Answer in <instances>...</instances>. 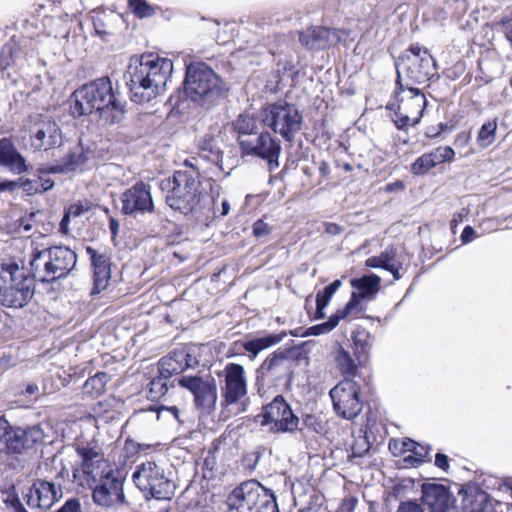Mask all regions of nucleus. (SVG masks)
I'll use <instances>...</instances> for the list:
<instances>
[{"label": "nucleus", "mask_w": 512, "mask_h": 512, "mask_svg": "<svg viewBox=\"0 0 512 512\" xmlns=\"http://www.w3.org/2000/svg\"><path fill=\"white\" fill-rule=\"evenodd\" d=\"M172 72L173 62L168 58L152 53L133 56L127 68L131 100L147 103L163 94Z\"/></svg>", "instance_id": "nucleus-1"}, {"label": "nucleus", "mask_w": 512, "mask_h": 512, "mask_svg": "<svg viewBox=\"0 0 512 512\" xmlns=\"http://www.w3.org/2000/svg\"><path fill=\"white\" fill-rule=\"evenodd\" d=\"M71 113L74 117L98 114L106 123L122 119L124 104L113 90L109 77L103 76L81 85L71 95Z\"/></svg>", "instance_id": "nucleus-2"}, {"label": "nucleus", "mask_w": 512, "mask_h": 512, "mask_svg": "<svg viewBox=\"0 0 512 512\" xmlns=\"http://www.w3.org/2000/svg\"><path fill=\"white\" fill-rule=\"evenodd\" d=\"M184 91L192 101L211 106L226 96L224 81L205 63H191L186 68Z\"/></svg>", "instance_id": "nucleus-3"}, {"label": "nucleus", "mask_w": 512, "mask_h": 512, "mask_svg": "<svg viewBox=\"0 0 512 512\" xmlns=\"http://www.w3.org/2000/svg\"><path fill=\"white\" fill-rule=\"evenodd\" d=\"M76 263V253L62 245L36 250L30 260L34 278L42 283H53L67 277Z\"/></svg>", "instance_id": "nucleus-4"}, {"label": "nucleus", "mask_w": 512, "mask_h": 512, "mask_svg": "<svg viewBox=\"0 0 512 512\" xmlns=\"http://www.w3.org/2000/svg\"><path fill=\"white\" fill-rule=\"evenodd\" d=\"M169 191L165 200L174 211L183 215L195 213L201 209L202 191L198 170H178L168 180Z\"/></svg>", "instance_id": "nucleus-5"}, {"label": "nucleus", "mask_w": 512, "mask_h": 512, "mask_svg": "<svg viewBox=\"0 0 512 512\" xmlns=\"http://www.w3.org/2000/svg\"><path fill=\"white\" fill-rule=\"evenodd\" d=\"M426 105V97L420 89L410 86L409 82L403 83V79L397 77L394 101L387 104V109L394 112L392 121L397 129L406 130L416 126Z\"/></svg>", "instance_id": "nucleus-6"}, {"label": "nucleus", "mask_w": 512, "mask_h": 512, "mask_svg": "<svg viewBox=\"0 0 512 512\" xmlns=\"http://www.w3.org/2000/svg\"><path fill=\"white\" fill-rule=\"evenodd\" d=\"M259 117L265 127L279 134L288 143L294 142L295 135L301 131L303 125V115L299 109L284 100L264 106Z\"/></svg>", "instance_id": "nucleus-7"}, {"label": "nucleus", "mask_w": 512, "mask_h": 512, "mask_svg": "<svg viewBox=\"0 0 512 512\" xmlns=\"http://www.w3.org/2000/svg\"><path fill=\"white\" fill-rule=\"evenodd\" d=\"M230 512H279L274 493L257 480L243 482L228 497Z\"/></svg>", "instance_id": "nucleus-8"}, {"label": "nucleus", "mask_w": 512, "mask_h": 512, "mask_svg": "<svg viewBox=\"0 0 512 512\" xmlns=\"http://www.w3.org/2000/svg\"><path fill=\"white\" fill-rule=\"evenodd\" d=\"M397 77L410 86L429 81L436 73L435 59L428 49L418 43L411 44L406 53L396 61Z\"/></svg>", "instance_id": "nucleus-9"}, {"label": "nucleus", "mask_w": 512, "mask_h": 512, "mask_svg": "<svg viewBox=\"0 0 512 512\" xmlns=\"http://www.w3.org/2000/svg\"><path fill=\"white\" fill-rule=\"evenodd\" d=\"M34 295L33 280L26 277L14 264L0 267V304L9 308H22Z\"/></svg>", "instance_id": "nucleus-10"}, {"label": "nucleus", "mask_w": 512, "mask_h": 512, "mask_svg": "<svg viewBox=\"0 0 512 512\" xmlns=\"http://www.w3.org/2000/svg\"><path fill=\"white\" fill-rule=\"evenodd\" d=\"M132 479L145 498L169 500L174 494L175 484L164 468L154 461L139 464Z\"/></svg>", "instance_id": "nucleus-11"}, {"label": "nucleus", "mask_w": 512, "mask_h": 512, "mask_svg": "<svg viewBox=\"0 0 512 512\" xmlns=\"http://www.w3.org/2000/svg\"><path fill=\"white\" fill-rule=\"evenodd\" d=\"M76 452L81 458V468L74 469L73 476L82 487L90 489L117 470L104 458L97 447L78 445Z\"/></svg>", "instance_id": "nucleus-12"}, {"label": "nucleus", "mask_w": 512, "mask_h": 512, "mask_svg": "<svg viewBox=\"0 0 512 512\" xmlns=\"http://www.w3.org/2000/svg\"><path fill=\"white\" fill-rule=\"evenodd\" d=\"M44 432L39 425L26 429L13 427L3 416H0V453L21 454L42 442Z\"/></svg>", "instance_id": "nucleus-13"}, {"label": "nucleus", "mask_w": 512, "mask_h": 512, "mask_svg": "<svg viewBox=\"0 0 512 512\" xmlns=\"http://www.w3.org/2000/svg\"><path fill=\"white\" fill-rule=\"evenodd\" d=\"M329 394L336 414L343 419L353 420L363 409L359 396L360 386L352 379H343L330 390Z\"/></svg>", "instance_id": "nucleus-14"}, {"label": "nucleus", "mask_w": 512, "mask_h": 512, "mask_svg": "<svg viewBox=\"0 0 512 512\" xmlns=\"http://www.w3.org/2000/svg\"><path fill=\"white\" fill-rule=\"evenodd\" d=\"M177 382L192 393L197 409L206 414H211L215 410L218 393L216 381L212 376H183L177 379Z\"/></svg>", "instance_id": "nucleus-15"}, {"label": "nucleus", "mask_w": 512, "mask_h": 512, "mask_svg": "<svg viewBox=\"0 0 512 512\" xmlns=\"http://www.w3.org/2000/svg\"><path fill=\"white\" fill-rule=\"evenodd\" d=\"M240 150L243 155L255 156L265 160L270 171L279 167V156L282 150L280 141L268 131L261 132L255 139H240Z\"/></svg>", "instance_id": "nucleus-16"}, {"label": "nucleus", "mask_w": 512, "mask_h": 512, "mask_svg": "<svg viewBox=\"0 0 512 512\" xmlns=\"http://www.w3.org/2000/svg\"><path fill=\"white\" fill-rule=\"evenodd\" d=\"M121 213L125 216L138 217L154 211L151 186L143 181L136 182L125 189L120 196Z\"/></svg>", "instance_id": "nucleus-17"}, {"label": "nucleus", "mask_w": 512, "mask_h": 512, "mask_svg": "<svg viewBox=\"0 0 512 512\" xmlns=\"http://www.w3.org/2000/svg\"><path fill=\"white\" fill-rule=\"evenodd\" d=\"M380 282L381 279L376 274H368L352 279L350 284L354 290L349 301L342 309L344 315H348L350 319L359 317L365 310L361 301L374 299L380 289Z\"/></svg>", "instance_id": "nucleus-18"}, {"label": "nucleus", "mask_w": 512, "mask_h": 512, "mask_svg": "<svg viewBox=\"0 0 512 512\" xmlns=\"http://www.w3.org/2000/svg\"><path fill=\"white\" fill-rule=\"evenodd\" d=\"M123 486L124 477L117 469L91 488L94 503L106 508L124 505L126 499Z\"/></svg>", "instance_id": "nucleus-19"}, {"label": "nucleus", "mask_w": 512, "mask_h": 512, "mask_svg": "<svg viewBox=\"0 0 512 512\" xmlns=\"http://www.w3.org/2000/svg\"><path fill=\"white\" fill-rule=\"evenodd\" d=\"M223 385L221 391V407L226 408L237 404L247 395V381L245 371L242 365L228 363L223 372Z\"/></svg>", "instance_id": "nucleus-20"}, {"label": "nucleus", "mask_w": 512, "mask_h": 512, "mask_svg": "<svg viewBox=\"0 0 512 512\" xmlns=\"http://www.w3.org/2000/svg\"><path fill=\"white\" fill-rule=\"evenodd\" d=\"M273 424L276 432H294L299 425V418L293 413L283 396H276L264 407L262 424Z\"/></svg>", "instance_id": "nucleus-21"}, {"label": "nucleus", "mask_w": 512, "mask_h": 512, "mask_svg": "<svg viewBox=\"0 0 512 512\" xmlns=\"http://www.w3.org/2000/svg\"><path fill=\"white\" fill-rule=\"evenodd\" d=\"M62 143V131L56 121L44 118L30 129V145L35 151H48Z\"/></svg>", "instance_id": "nucleus-22"}, {"label": "nucleus", "mask_w": 512, "mask_h": 512, "mask_svg": "<svg viewBox=\"0 0 512 512\" xmlns=\"http://www.w3.org/2000/svg\"><path fill=\"white\" fill-rule=\"evenodd\" d=\"M196 365H198V360L186 348H178L159 360L158 370L162 376L171 378Z\"/></svg>", "instance_id": "nucleus-23"}, {"label": "nucleus", "mask_w": 512, "mask_h": 512, "mask_svg": "<svg viewBox=\"0 0 512 512\" xmlns=\"http://www.w3.org/2000/svg\"><path fill=\"white\" fill-rule=\"evenodd\" d=\"M421 499L430 512H446L453 501V496L449 488L443 484L424 483Z\"/></svg>", "instance_id": "nucleus-24"}, {"label": "nucleus", "mask_w": 512, "mask_h": 512, "mask_svg": "<svg viewBox=\"0 0 512 512\" xmlns=\"http://www.w3.org/2000/svg\"><path fill=\"white\" fill-rule=\"evenodd\" d=\"M340 40L338 30L322 26L311 27L299 33V41L308 49H325Z\"/></svg>", "instance_id": "nucleus-25"}, {"label": "nucleus", "mask_w": 512, "mask_h": 512, "mask_svg": "<svg viewBox=\"0 0 512 512\" xmlns=\"http://www.w3.org/2000/svg\"><path fill=\"white\" fill-rule=\"evenodd\" d=\"M87 254L90 256L93 266V288L91 293L98 294L104 290L111 279L110 262L104 254H98L95 249L88 246Z\"/></svg>", "instance_id": "nucleus-26"}, {"label": "nucleus", "mask_w": 512, "mask_h": 512, "mask_svg": "<svg viewBox=\"0 0 512 512\" xmlns=\"http://www.w3.org/2000/svg\"><path fill=\"white\" fill-rule=\"evenodd\" d=\"M30 493V500L36 499V505L43 509L50 508L63 495L60 484L40 479L33 483Z\"/></svg>", "instance_id": "nucleus-27"}, {"label": "nucleus", "mask_w": 512, "mask_h": 512, "mask_svg": "<svg viewBox=\"0 0 512 512\" xmlns=\"http://www.w3.org/2000/svg\"><path fill=\"white\" fill-rule=\"evenodd\" d=\"M462 512H493L490 496L476 485L468 486L462 492Z\"/></svg>", "instance_id": "nucleus-28"}, {"label": "nucleus", "mask_w": 512, "mask_h": 512, "mask_svg": "<svg viewBox=\"0 0 512 512\" xmlns=\"http://www.w3.org/2000/svg\"><path fill=\"white\" fill-rule=\"evenodd\" d=\"M365 265L370 268H383L389 271L395 280L402 277L400 271L403 263L394 247H389L379 256H372L366 259Z\"/></svg>", "instance_id": "nucleus-29"}, {"label": "nucleus", "mask_w": 512, "mask_h": 512, "mask_svg": "<svg viewBox=\"0 0 512 512\" xmlns=\"http://www.w3.org/2000/svg\"><path fill=\"white\" fill-rule=\"evenodd\" d=\"M0 165L9 168L16 174L28 171V165L24 157L18 152L11 140L3 138L0 140Z\"/></svg>", "instance_id": "nucleus-30"}, {"label": "nucleus", "mask_w": 512, "mask_h": 512, "mask_svg": "<svg viewBox=\"0 0 512 512\" xmlns=\"http://www.w3.org/2000/svg\"><path fill=\"white\" fill-rule=\"evenodd\" d=\"M288 358L286 352L275 351L267 357L257 369V380L264 381L266 378H279L286 370Z\"/></svg>", "instance_id": "nucleus-31"}, {"label": "nucleus", "mask_w": 512, "mask_h": 512, "mask_svg": "<svg viewBox=\"0 0 512 512\" xmlns=\"http://www.w3.org/2000/svg\"><path fill=\"white\" fill-rule=\"evenodd\" d=\"M285 336L286 332L270 333L261 337L248 339L241 345L243 349L249 353V358L252 360L255 359L261 351L280 343Z\"/></svg>", "instance_id": "nucleus-32"}, {"label": "nucleus", "mask_w": 512, "mask_h": 512, "mask_svg": "<svg viewBox=\"0 0 512 512\" xmlns=\"http://www.w3.org/2000/svg\"><path fill=\"white\" fill-rule=\"evenodd\" d=\"M199 157L215 164L219 170L225 172L223 166V152L217 146L216 141L212 138H204L199 146Z\"/></svg>", "instance_id": "nucleus-33"}, {"label": "nucleus", "mask_w": 512, "mask_h": 512, "mask_svg": "<svg viewBox=\"0 0 512 512\" xmlns=\"http://www.w3.org/2000/svg\"><path fill=\"white\" fill-rule=\"evenodd\" d=\"M232 126L238 134V143L240 144V139L258 132V117L250 113H242L232 122Z\"/></svg>", "instance_id": "nucleus-34"}, {"label": "nucleus", "mask_w": 512, "mask_h": 512, "mask_svg": "<svg viewBox=\"0 0 512 512\" xmlns=\"http://www.w3.org/2000/svg\"><path fill=\"white\" fill-rule=\"evenodd\" d=\"M107 382L108 375L105 372H98L86 380L83 392L91 397H98L105 391Z\"/></svg>", "instance_id": "nucleus-35"}, {"label": "nucleus", "mask_w": 512, "mask_h": 512, "mask_svg": "<svg viewBox=\"0 0 512 512\" xmlns=\"http://www.w3.org/2000/svg\"><path fill=\"white\" fill-rule=\"evenodd\" d=\"M341 319H350L348 315H344V311L342 309L337 310L332 314L326 322L309 327L306 331V335L317 336L329 333L338 325Z\"/></svg>", "instance_id": "nucleus-36"}, {"label": "nucleus", "mask_w": 512, "mask_h": 512, "mask_svg": "<svg viewBox=\"0 0 512 512\" xmlns=\"http://www.w3.org/2000/svg\"><path fill=\"white\" fill-rule=\"evenodd\" d=\"M21 186L29 195L40 193L38 178L36 179H20L19 182L3 181L0 182V191L13 190L17 186Z\"/></svg>", "instance_id": "nucleus-37"}, {"label": "nucleus", "mask_w": 512, "mask_h": 512, "mask_svg": "<svg viewBox=\"0 0 512 512\" xmlns=\"http://www.w3.org/2000/svg\"><path fill=\"white\" fill-rule=\"evenodd\" d=\"M342 281L340 279L334 280L332 283L327 285L322 291H319L316 295V305L318 310L325 309V307L331 301L335 292L341 287Z\"/></svg>", "instance_id": "nucleus-38"}, {"label": "nucleus", "mask_w": 512, "mask_h": 512, "mask_svg": "<svg viewBox=\"0 0 512 512\" xmlns=\"http://www.w3.org/2000/svg\"><path fill=\"white\" fill-rule=\"evenodd\" d=\"M169 379L161 374L153 378L148 384V398L154 401L165 395L168 390L167 381Z\"/></svg>", "instance_id": "nucleus-39"}, {"label": "nucleus", "mask_w": 512, "mask_h": 512, "mask_svg": "<svg viewBox=\"0 0 512 512\" xmlns=\"http://www.w3.org/2000/svg\"><path fill=\"white\" fill-rule=\"evenodd\" d=\"M496 129L497 123L495 120L484 123L477 136L478 143L483 147L490 145L494 141Z\"/></svg>", "instance_id": "nucleus-40"}, {"label": "nucleus", "mask_w": 512, "mask_h": 512, "mask_svg": "<svg viewBox=\"0 0 512 512\" xmlns=\"http://www.w3.org/2000/svg\"><path fill=\"white\" fill-rule=\"evenodd\" d=\"M427 154L432 159L434 166L444 162H451L455 157V151L450 146H439Z\"/></svg>", "instance_id": "nucleus-41"}, {"label": "nucleus", "mask_w": 512, "mask_h": 512, "mask_svg": "<svg viewBox=\"0 0 512 512\" xmlns=\"http://www.w3.org/2000/svg\"><path fill=\"white\" fill-rule=\"evenodd\" d=\"M336 363L344 375H354L357 370V367L350 354L343 349L338 352L336 356Z\"/></svg>", "instance_id": "nucleus-42"}, {"label": "nucleus", "mask_w": 512, "mask_h": 512, "mask_svg": "<svg viewBox=\"0 0 512 512\" xmlns=\"http://www.w3.org/2000/svg\"><path fill=\"white\" fill-rule=\"evenodd\" d=\"M129 8L138 18L151 17L155 14V8L146 0H129Z\"/></svg>", "instance_id": "nucleus-43"}, {"label": "nucleus", "mask_w": 512, "mask_h": 512, "mask_svg": "<svg viewBox=\"0 0 512 512\" xmlns=\"http://www.w3.org/2000/svg\"><path fill=\"white\" fill-rule=\"evenodd\" d=\"M432 159L425 153L418 157L411 165V173L417 176L426 174L430 169L434 168Z\"/></svg>", "instance_id": "nucleus-44"}, {"label": "nucleus", "mask_w": 512, "mask_h": 512, "mask_svg": "<svg viewBox=\"0 0 512 512\" xmlns=\"http://www.w3.org/2000/svg\"><path fill=\"white\" fill-rule=\"evenodd\" d=\"M370 450V443L366 436H361L355 440L351 447V455L353 457H364Z\"/></svg>", "instance_id": "nucleus-45"}, {"label": "nucleus", "mask_w": 512, "mask_h": 512, "mask_svg": "<svg viewBox=\"0 0 512 512\" xmlns=\"http://www.w3.org/2000/svg\"><path fill=\"white\" fill-rule=\"evenodd\" d=\"M148 447H149L148 445L140 444L131 438H127L125 440L123 452H124L126 458H131V457L135 456L136 454H138L144 448H148Z\"/></svg>", "instance_id": "nucleus-46"}, {"label": "nucleus", "mask_w": 512, "mask_h": 512, "mask_svg": "<svg viewBox=\"0 0 512 512\" xmlns=\"http://www.w3.org/2000/svg\"><path fill=\"white\" fill-rule=\"evenodd\" d=\"M6 506L13 510V512H24L26 509L16 494H9L4 500Z\"/></svg>", "instance_id": "nucleus-47"}, {"label": "nucleus", "mask_w": 512, "mask_h": 512, "mask_svg": "<svg viewBox=\"0 0 512 512\" xmlns=\"http://www.w3.org/2000/svg\"><path fill=\"white\" fill-rule=\"evenodd\" d=\"M396 512H425L416 501L408 500L399 504Z\"/></svg>", "instance_id": "nucleus-48"}, {"label": "nucleus", "mask_w": 512, "mask_h": 512, "mask_svg": "<svg viewBox=\"0 0 512 512\" xmlns=\"http://www.w3.org/2000/svg\"><path fill=\"white\" fill-rule=\"evenodd\" d=\"M271 232V228L267 223L262 220H258L253 224V234L257 238L268 235Z\"/></svg>", "instance_id": "nucleus-49"}, {"label": "nucleus", "mask_w": 512, "mask_h": 512, "mask_svg": "<svg viewBox=\"0 0 512 512\" xmlns=\"http://www.w3.org/2000/svg\"><path fill=\"white\" fill-rule=\"evenodd\" d=\"M431 447L426 444L417 443V448L413 449L412 453L416 456L415 461L422 463L424 459L429 455Z\"/></svg>", "instance_id": "nucleus-50"}, {"label": "nucleus", "mask_w": 512, "mask_h": 512, "mask_svg": "<svg viewBox=\"0 0 512 512\" xmlns=\"http://www.w3.org/2000/svg\"><path fill=\"white\" fill-rule=\"evenodd\" d=\"M87 209L83 207L81 203H75L70 205L64 212L70 219L81 216Z\"/></svg>", "instance_id": "nucleus-51"}, {"label": "nucleus", "mask_w": 512, "mask_h": 512, "mask_svg": "<svg viewBox=\"0 0 512 512\" xmlns=\"http://www.w3.org/2000/svg\"><path fill=\"white\" fill-rule=\"evenodd\" d=\"M477 237L476 231L471 226H466L461 234V241L463 244H467L473 241Z\"/></svg>", "instance_id": "nucleus-52"}, {"label": "nucleus", "mask_w": 512, "mask_h": 512, "mask_svg": "<svg viewBox=\"0 0 512 512\" xmlns=\"http://www.w3.org/2000/svg\"><path fill=\"white\" fill-rule=\"evenodd\" d=\"M356 505V498H346L342 501L340 509L342 512H354Z\"/></svg>", "instance_id": "nucleus-53"}, {"label": "nucleus", "mask_w": 512, "mask_h": 512, "mask_svg": "<svg viewBox=\"0 0 512 512\" xmlns=\"http://www.w3.org/2000/svg\"><path fill=\"white\" fill-rule=\"evenodd\" d=\"M435 465L444 470V471H447L448 468H449V461H448V457L445 455V454H442V453H437L435 455Z\"/></svg>", "instance_id": "nucleus-54"}, {"label": "nucleus", "mask_w": 512, "mask_h": 512, "mask_svg": "<svg viewBox=\"0 0 512 512\" xmlns=\"http://www.w3.org/2000/svg\"><path fill=\"white\" fill-rule=\"evenodd\" d=\"M94 29H95L96 34L101 37H104V36L110 34V32L106 29L104 22L100 18H97L94 20Z\"/></svg>", "instance_id": "nucleus-55"}, {"label": "nucleus", "mask_w": 512, "mask_h": 512, "mask_svg": "<svg viewBox=\"0 0 512 512\" xmlns=\"http://www.w3.org/2000/svg\"><path fill=\"white\" fill-rule=\"evenodd\" d=\"M40 193L50 190L54 183L50 178L38 177Z\"/></svg>", "instance_id": "nucleus-56"}, {"label": "nucleus", "mask_w": 512, "mask_h": 512, "mask_svg": "<svg viewBox=\"0 0 512 512\" xmlns=\"http://www.w3.org/2000/svg\"><path fill=\"white\" fill-rule=\"evenodd\" d=\"M470 140V133L462 132L459 133L455 139V145L463 147L465 146Z\"/></svg>", "instance_id": "nucleus-57"}, {"label": "nucleus", "mask_w": 512, "mask_h": 512, "mask_svg": "<svg viewBox=\"0 0 512 512\" xmlns=\"http://www.w3.org/2000/svg\"><path fill=\"white\" fill-rule=\"evenodd\" d=\"M325 232L330 235H338L342 232V228L336 223H326Z\"/></svg>", "instance_id": "nucleus-58"}, {"label": "nucleus", "mask_w": 512, "mask_h": 512, "mask_svg": "<svg viewBox=\"0 0 512 512\" xmlns=\"http://www.w3.org/2000/svg\"><path fill=\"white\" fill-rule=\"evenodd\" d=\"M119 228H120V224H119L118 220H116L115 218H110L109 230L111 232L113 240L117 237V235L119 233Z\"/></svg>", "instance_id": "nucleus-59"}, {"label": "nucleus", "mask_w": 512, "mask_h": 512, "mask_svg": "<svg viewBox=\"0 0 512 512\" xmlns=\"http://www.w3.org/2000/svg\"><path fill=\"white\" fill-rule=\"evenodd\" d=\"M71 219L69 217H67L66 214H64L61 222H60V225H59V232L62 233V234H65L67 235L69 233V223H70Z\"/></svg>", "instance_id": "nucleus-60"}, {"label": "nucleus", "mask_w": 512, "mask_h": 512, "mask_svg": "<svg viewBox=\"0 0 512 512\" xmlns=\"http://www.w3.org/2000/svg\"><path fill=\"white\" fill-rule=\"evenodd\" d=\"M162 412H168L170 413L175 419L178 420L179 418V409L176 407V406H171V407H163L159 413H162Z\"/></svg>", "instance_id": "nucleus-61"}, {"label": "nucleus", "mask_w": 512, "mask_h": 512, "mask_svg": "<svg viewBox=\"0 0 512 512\" xmlns=\"http://www.w3.org/2000/svg\"><path fill=\"white\" fill-rule=\"evenodd\" d=\"M403 446L405 448V451H413V449L417 448V442L411 440V439H406L405 441H403Z\"/></svg>", "instance_id": "nucleus-62"}, {"label": "nucleus", "mask_w": 512, "mask_h": 512, "mask_svg": "<svg viewBox=\"0 0 512 512\" xmlns=\"http://www.w3.org/2000/svg\"><path fill=\"white\" fill-rule=\"evenodd\" d=\"M39 388H38V385L34 384V383H31V384H28L25 388V394L27 395H34L38 392Z\"/></svg>", "instance_id": "nucleus-63"}, {"label": "nucleus", "mask_w": 512, "mask_h": 512, "mask_svg": "<svg viewBox=\"0 0 512 512\" xmlns=\"http://www.w3.org/2000/svg\"><path fill=\"white\" fill-rule=\"evenodd\" d=\"M319 171L322 176H326L329 173V165L326 162H322L320 164Z\"/></svg>", "instance_id": "nucleus-64"}]
</instances>
